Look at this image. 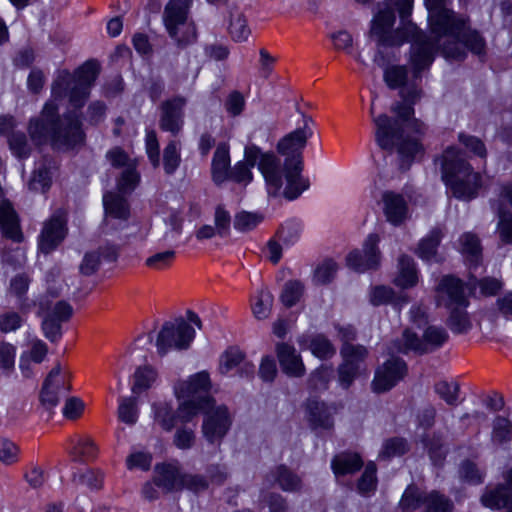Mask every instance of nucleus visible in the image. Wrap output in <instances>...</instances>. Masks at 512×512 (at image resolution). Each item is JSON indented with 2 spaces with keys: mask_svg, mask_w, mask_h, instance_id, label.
Masks as SVG:
<instances>
[{
  "mask_svg": "<svg viewBox=\"0 0 512 512\" xmlns=\"http://www.w3.org/2000/svg\"><path fill=\"white\" fill-rule=\"evenodd\" d=\"M386 7L380 9L371 21L370 34L377 40L378 46H400L412 42L410 64L413 78L420 77L422 70L428 68L434 60L435 50H441L446 58L462 59L465 52L462 47L461 33L466 25L464 18L461 24L447 32H431L428 37L412 22H406L412 10V0H385Z\"/></svg>",
  "mask_w": 512,
  "mask_h": 512,
  "instance_id": "f257e3e1",
  "label": "nucleus"
},
{
  "mask_svg": "<svg viewBox=\"0 0 512 512\" xmlns=\"http://www.w3.org/2000/svg\"><path fill=\"white\" fill-rule=\"evenodd\" d=\"M100 71L96 60H88L74 74L68 70H58L52 83V100L48 101L39 118L30 121L28 131L36 145L51 140L58 147L72 148L84 139L79 115L69 112L62 119L57 117L58 108L54 101L68 97L75 109L85 104L90 89Z\"/></svg>",
  "mask_w": 512,
  "mask_h": 512,
  "instance_id": "f03ea898",
  "label": "nucleus"
},
{
  "mask_svg": "<svg viewBox=\"0 0 512 512\" xmlns=\"http://www.w3.org/2000/svg\"><path fill=\"white\" fill-rule=\"evenodd\" d=\"M403 102H398L391 107L399 120H392L386 114L374 116V102L372 101L370 113L376 127L375 138L378 145L383 149L397 148L403 161L410 163L418 154L422 153V145L417 138L404 137L403 125L409 121L414 113L413 101L418 97L419 91L416 88L401 90Z\"/></svg>",
  "mask_w": 512,
  "mask_h": 512,
  "instance_id": "7ed1b4c3",
  "label": "nucleus"
},
{
  "mask_svg": "<svg viewBox=\"0 0 512 512\" xmlns=\"http://www.w3.org/2000/svg\"><path fill=\"white\" fill-rule=\"evenodd\" d=\"M312 125V118L303 115L302 125L285 135L277 144V151L285 156L281 170L286 180L283 195L288 200H295L310 186L309 180L304 178L301 172L303 170L302 150L313 134Z\"/></svg>",
  "mask_w": 512,
  "mask_h": 512,
  "instance_id": "20e7f679",
  "label": "nucleus"
},
{
  "mask_svg": "<svg viewBox=\"0 0 512 512\" xmlns=\"http://www.w3.org/2000/svg\"><path fill=\"white\" fill-rule=\"evenodd\" d=\"M256 165L266 181L268 193L278 195L283 186L280 159L271 152L262 153L254 144L245 147L244 160L231 168L228 179L246 185L252 181L251 169Z\"/></svg>",
  "mask_w": 512,
  "mask_h": 512,
  "instance_id": "39448f33",
  "label": "nucleus"
},
{
  "mask_svg": "<svg viewBox=\"0 0 512 512\" xmlns=\"http://www.w3.org/2000/svg\"><path fill=\"white\" fill-rule=\"evenodd\" d=\"M442 179L454 197L471 200L481 187V175L463 158L455 147H448L441 156Z\"/></svg>",
  "mask_w": 512,
  "mask_h": 512,
  "instance_id": "423d86ee",
  "label": "nucleus"
},
{
  "mask_svg": "<svg viewBox=\"0 0 512 512\" xmlns=\"http://www.w3.org/2000/svg\"><path fill=\"white\" fill-rule=\"evenodd\" d=\"M195 337V330L184 319L178 318L163 324L156 341L158 353L166 354L170 349H187Z\"/></svg>",
  "mask_w": 512,
  "mask_h": 512,
  "instance_id": "0eeeda50",
  "label": "nucleus"
},
{
  "mask_svg": "<svg viewBox=\"0 0 512 512\" xmlns=\"http://www.w3.org/2000/svg\"><path fill=\"white\" fill-rule=\"evenodd\" d=\"M402 340L403 344L397 348L399 352L413 351L425 354L440 348L448 340V333L442 327L428 326L424 330L422 338H419L416 333L406 329L403 332Z\"/></svg>",
  "mask_w": 512,
  "mask_h": 512,
  "instance_id": "6e6552de",
  "label": "nucleus"
},
{
  "mask_svg": "<svg viewBox=\"0 0 512 512\" xmlns=\"http://www.w3.org/2000/svg\"><path fill=\"white\" fill-rule=\"evenodd\" d=\"M232 425V415L225 405H215L214 400L207 408L202 423L203 437L210 444H220Z\"/></svg>",
  "mask_w": 512,
  "mask_h": 512,
  "instance_id": "1a4fd4ad",
  "label": "nucleus"
},
{
  "mask_svg": "<svg viewBox=\"0 0 512 512\" xmlns=\"http://www.w3.org/2000/svg\"><path fill=\"white\" fill-rule=\"evenodd\" d=\"M70 390L69 377L57 364L46 377L41 392L40 402L47 410L53 409L60 398L66 396Z\"/></svg>",
  "mask_w": 512,
  "mask_h": 512,
  "instance_id": "9d476101",
  "label": "nucleus"
},
{
  "mask_svg": "<svg viewBox=\"0 0 512 512\" xmlns=\"http://www.w3.org/2000/svg\"><path fill=\"white\" fill-rule=\"evenodd\" d=\"M341 355L343 363L338 368V379L341 387L347 389L359 375L367 349L362 345L345 344L341 348Z\"/></svg>",
  "mask_w": 512,
  "mask_h": 512,
  "instance_id": "9b49d317",
  "label": "nucleus"
},
{
  "mask_svg": "<svg viewBox=\"0 0 512 512\" xmlns=\"http://www.w3.org/2000/svg\"><path fill=\"white\" fill-rule=\"evenodd\" d=\"M378 242V235L370 234L365 240L361 251L354 250L348 254L346 258L347 265L357 272L378 268L380 265Z\"/></svg>",
  "mask_w": 512,
  "mask_h": 512,
  "instance_id": "f8f14e48",
  "label": "nucleus"
},
{
  "mask_svg": "<svg viewBox=\"0 0 512 512\" xmlns=\"http://www.w3.org/2000/svg\"><path fill=\"white\" fill-rule=\"evenodd\" d=\"M436 302L445 308L467 307L464 283L453 276H444L436 289Z\"/></svg>",
  "mask_w": 512,
  "mask_h": 512,
  "instance_id": "ddd939ff",
  "label": "nucleus"
},
{
  "mask_svg": "<svg viewBox=\"0 0 512 512\" xmlns=\"http://www.w3.org/2000/svg\"><path fill=\"white\" fill-rule=\"evenodd\" d=\"M186 98L176 96L164 101L160 106L159 127L161 130L177 136L184 126V107Z\"/></svg>",
  "mask_w": 512,
  "mask_h": 512,
  "instance_id": "4468645a",
  "label": "nucleus"
},
{
  "mask_svg": "<svg viewBox=\"0 0 512 512\" xmlns=\"http://www.w3.org/2000/svg\"><path fill=\"white\" fill-rule=\"evenodd\" d=\"M407 372L406 363L400 358L387 360L376 372L372 382L373 391L382 393L394 387Z\"/></svg>",
  "mask_w": 512,
  "mask_h": 512,
  "instance_id": "2eb2a0df",
  "label": "nucleus"
},
{
  "mask_svg": "<svg viewBox=\"0 0 512 512\" xmlns=\"http://www.w3.org/2000/svg\"><path fill=\"white\" fill-rule=\"evenodd\" d=\"M105 210L104 224L106 229L115 228V222L125 225L130 217V207L127 199L119 192H107L103 196Z\"/></svg>",
  "mask_w": 512,
  "mask_h": 512,
  "instance_id": "dca6fc26",
  "label": "nucleus"
},
{
  "mask_svg": "<svg viewBox=\"0 0 512 512\" xmlns=\"http://www.w3.org/2000/svg\"><path fill=\"white\" fill-rule=\"evenodd\" d=\"M425 5L429 11L431 32H447L461 24V21H456L460 17L447 8L446 0H425Z\"/></svg>",
  "mask_w": 512,
  "mask_h": 512,
  "instance_id": "f3484780",
  "label": "nucleus"
},
{
  "mask_svg": "<svg viewBox=\"0 0 512 512\" xmlns=\"http://www.w3.org/2000/svg\"><path fill=\"white\" fill-rule=\"evenodd\" d=\"M380 204L390 224L399 226L408 218V203L402 194L390 190L384 191Z\"/></svg>",
  "mask_w": 512,
  "mask_h": 512,
  "instance_id": "a211bd4d",
  "label": "nucleus"
},
{
  "mask_svg": "<svg viewBox=\"0 0 512 512\" xmlns=\"http://www.w3.org/2000/svg\"><path fill=\"white\" fill-rule=\"evenodd\" d=\"M66 220L62 214L53 215L45 224L40 234L39 249L43 253L53 251L65 238Z\"/></svg>",
  "mask_w": 512,
  "mask_h": 512,
  "instance_id": "6ab92c4d",
  "label": "nucleus"
},
{
  "mask_svg": "<svg viewBox=\"0 0 512 512\" xmlns=\"http://www.w3.org/2000/svg\"><path fill=\"white\" fill-rule=\"evenodd\" d=\"M211 387L210 377L206 371L198 372L186 381H180L175 385V394L180 400L181 398H192L199 400V396L202 399H211L206 394Z\"/></svg>",
  "mask_w": 512,
  "mask_h": 512,
  "instance_id": "aec40b11",
  "label": "nucleus"
},
{
  "mask_svg": "<svg viewBox=\"0 0 512 512\" xmlns=\"http://www.w3.org/2000/svg\"><path fill=\"white\" fill-rule=\"evenodd\" d=\"M192 0H170L165 6L163 21L169 35L181 42L178 38V26L183 25L188 16Z\"/></svg>",
  "mask_w": 512,
  "mask_h": 512,
  "instance_id": "412c9836",
  "label": "nucleus"
},
{
  "mask_svg": "<svg viewBox=\"0 0 512 512\" xmlns=\"http://www.w3.org/2000/svg\"><path fill=\"white\" fill-rule=\"evenodd\" d=\"M481 502L491 509L506 508L507 512H512V470L506 474L505 484L487 490L482 495Z\"/></svg>",
  "mask_w": 512,
  "mask_h": 512,
  "instance_id": "4be33fe9",
  "label": "nucleus"
},
{
  "mask_svg": "<svg viewBox=\"0 0 512 512\" xmlns=\"http://www.w3.org/2000/svg\"><path fill=\"white\" fill-rule=\"evenodd\" d=\"M236 368L242 376H251L255 371V366L245 360V355L239 348L229 347L219 358L218 370L222 375H227Z\"/></svg>",
  "mask_w": 512,
  "mask_h": 512,
  "instance_id": "5701e85b",
  "label": "nucleus"
},
{
  "mask_svg": "<svg viewBox=\"0 0 512 512\" xmlns=\"http://www.w3.org/2000/svg\"><path fill=\"white\" fill-rule=\"evenodd\" d=\"M277 358L282 371L290 377H302L305 374V366L300 354L294 346L287 343H279L276 346Z\"/></svg>",
  "mask_w": 512,
  "mask_h": 512,
  "instance_id": "b1692460",
  "label": "nucleus"
},
{
  "mask_svg": "<svg viewBox=\"0 0 512 512\" xmlns=\"http://www.w3.org/2000/svg\"><path fill=\"white\" fill-rule=\"evenodd\" d=\"M306 418L314 430H330L334 425L330 408L315 398L308 399L306 403Z\"/></svg>",
  "mask_w": 512,
  "mask_h": 512,
  "instance_id": "393cba45",
  "label": "nucleus"
},
{
  "mask_svg": "<svg viewBox=\"0 0 512 512\" xmlns=\"http://www.w3.org/2000/svg\"><path fill=\"white\" fill-rule=\"evenodd\" d=\"M230 152L229 145L221 142L217 145L211 162V176L216 185L223 184L229 178Z\"/></svg>",
  "mask_w": 512,
  "mask_h": 512,
  "instance_id": "a878e982",
  "label": "nucleus"
},
{
  "mask_svg": "<svg viewBox=\"0 0 512 512\" xmlns=\"http://www.w3.org/2000/svg\"><path fill=\"white\" fill-rule=\"evenodd\" d=\"M183 475L175 464L157 465L154 484L165 492L180 490Z\"/></svg>",
  "mask_w": 512,
  "mask_h": 512,
  "instance_id": "bb28decb",
  "label": "nucleus"
},
{
  "mask_svg": "<svg viewBox=\"0 0 512 512\" xmlns=\"http://www.w3.org/2000/svg\"><path fill=\"white\" fill-rule=\"evenodd\" d=\"M0 228L5 237L15 242L22 240V233L16 212L11 204L6 201L0 204Z\"/></svg>",
  "mask_w": 512,
  "mask_h": 512,
  "instance_id": "cd10ccee",
  "label": "nucleus"
},
{
  "mask_svg": "<svg viewBox=\"0 0 512 512\" xmlns=\"http://www.w3.org/2000/svg\"><path fill=\"white\" fill-rule=\"evenodd\" d=\"M298 343L302 348L309 349L314 356L320 359H329L336 353L331 342L321 334L303 335L298 339Z\"/></svg>",
  "mask_w": 512,
  "mask_h": 512,
  "instance_id": "c85d7f7f",
  "label": "nucleus"
},
{
  "mask_svg": "<svg viewBox=\"0 0 512 512\" xmlns=\"http://www.w3.org/2000/svg\"><path fill=\"white\" fill-rule=\"evenodd\" d=\"M69 454L75 462H88L96 458L98 449L89 437H76L71 440Z\"/></svg>",
  "mask_w": 512,
  "mask_h": 512,
  "instance_id": "c756f323",
  "label": "nucleus"
},
{
  "mask_svg": "<svg viewBox=\"0 0 512 512\" xmlns=\"http://www.w3.org/2000/svg\"><path fill=\"white\" fill-rule=\"evenodd\" d=\"M101 257L108 261H114L117 257V248L114 245H109L101 248L99 252L87 253L80 266L81 273L84 275L93 274L100 265Z\"/></svg>",
  "mask_w": 512,
  "mask_h": 512,
  "instance_id": "7c9ffc66",
  "label": "nucleus"
},
{
  "mask_svg": "<svg viewBox=\"0 0 512 512\" xmlns=\"http://www.w3.org/2000/svg\"><path fill=\"white\" fill-rule=\"evenodd\" d=\"M332 469L336 476L353 474L360 470L363 461L357 453H340L332 460Z\"/></svg>",
  "mask_w": 512,
  "mask_h": 512,
  "instance_id": "2f4dec72",
  "label": "nucleus"
},
{
  "mask_svg": "<svg viewBox=\"0 0 512 512\" xmlns=\"http://www.w3.org/2000/svg\"><path fill=\"white\" fill-rule=\"evenodd\" d=\"M153 419L164 431H172L179 420L177 412L172 405L166 402H158L153 404Z\"/></svg>",
  "mask_w": 512,
  "mask_h": 512,
  "instance_id": "473e14b6",
  "label": "nucleus"
},
{
  "mask_svg": "<svg viewBox=\"0 0 512 512\" xmlns=\"http://www.w3.org/2000/svg\"><path fill=\"white\" fill-rule=\"evenodd\" d=\"M199 400L192 398H181L183 401L179 404L177 414L179 421L182 424H186L196 416L199 412L205 414L207 408L212 403V399H202L200 396Z\"/></svg>",
  "mask_w": 512,
  "mask_h": 512,
  "instance_id": "72a5a7b5",
  "label": "nucleus"
},
{
  "mask_svg": "<svg viewBox=\"0 0 512 512\" xmlns=\"http://www.w3.org/2000/svg\"><path fill=\"white\" fill-rule=\"evenodd\" d=\"M443 237L441 228H433L427 236L422 238L418 244L416 254L419 258L425 261H430L436 258L437 248Z\"/></svg>",
  "mask_w": 512,
  "mask_h": 512,
  "instance_id": "f704fd0d",
  "label": "nucleus"
},
{
  "mask_svg": "<svg viewBox=\"0 0 512 512\" xmlns=\"http://www.w3.org/2000/svg\"><path fill=\"white\" fill-rule=\"evenodd\" d=\"M398 267L399 274L395 278V284L402 288L415 286L418 281V276L414 260L407 255H402L399 258Z\"/></svg>",
  "mask_w": 512,
  "mask_h": 512,
  "instance_id": "c9c22d12",
  "label": "nucleus"
},
{
  "mask_svg": "<svg viewBox=\"0 0 512 512\" xmlns=\"http://www.w3.org/2000/svg\"><path fill=\"white\" fill-rule=\"evenodd\" d=\"M228 31L235 42H244L251 34L246 16L236 8L230 11Z\"/></svg>",
  "mask_w": 512,
  "mask_h": 512,
  "instance_id": "e433bc0d",
  "label": "nucleus"
},
{
  "mask_svg": "<svg viewBox=\"0 0 512 512\" xmlns=\"http://www.w3.org/2000/svg\"><path fill=\"white\" fill-rule=\"evenodd\" d=\"M370 302L374 306L393 304L395 306H401L408 302V299L404 295L396 296L392 288L379 285L374 286L370 290Z\"/></svg>",
  "mask_w": 512,
  "mask_h": 512,
  "instance_id": "4c0bfd02",
  "label": "nucleus"
},
{
  "mask_svg": "<svg viewBox=\"0 0 512 512\" xmlns=\"http://www.w3.org/2000/svg\"><path fill=\"white\" fill-rule=\"evenodd\" d=\"M461 253L466 257L470 266H477L481 260L482 249L479 238L472 233H465L459 239Z\"/></svg>",
  "mask_w": 512,
  "mask_h": 512,
  "instance_id": "58836bf2",
  "label": "nucleus"
},
{
  "mask_svg": "<svg viewBox=\"0 0 512 512\" xmlns=\"http://www.w3.org/2000/svg\"><path fill=\"white\" fill-rule=\"evenodd\" d=\"M41 312L55 320L65 322L70 319L73 314L72 306L65 301H58L52 304L48 299H41L39 303Z\"/></svg>",
  "mask_w": 512,
  "mask_h": 512,
  "instance_id": "ea45409f",
  "label": "nucleus"
},
{
  "mask_svg": "<svg viewBox=\"0 0 512 512\" xmlns=\"http://www.w3.org/2000/svg\"><path fill=\"white\" fill-rule=\"evenodd\" d=\"M273 295L267 288H261L251 300V308L254 316L259 319H266L271 312Z\"/></svg>",
  "mask_w": 512,
  "mask_h": 512,
  "instance_id": "a19ab883",
  "label": "nucleus"
},
{
  "mask_svg": "<svg viewBox=\"0 0 512 512\" xmlns=\"http://www.w3.org/2000/svg\"><path fill=\"white\" fill-rule=\"evenodd\" d=\"M302 224L296 219L284 222L276 233V237L282 245L289 247L294 245L301 237Z\"/></svg>",
  "mask_w": 512,
  "mask_h": 512,
  "instance_id": "79ce46f5",
  "label": "nucleus"
},
{
  "mask_svg": "<svg viewBox=\"0 0 512 512\" xmlns=\"http://www.w3.org/2000/svg\"><path fill=\"white\" fill-rule=\"evenodd\" d=\"M427 496V492L421 491L416 486L410 485L402 495L400 507L403 511H415L421 506H425Z\"/></svg>",
  "mask_w": 512,
  "mask_h": 512,
  "instance_id": "37998d69",
  "label": "nucleus"
},
{
  "mask_svg": "<svg viewBox=\"0 0 512 512\" xmlns=\"http://www.w3.org/2000/svg\"><path fill=\"white\" fill-rule=\"evenodd\" d=\"M465 309L466 307L449 308L450 316L447 324L452 332L466 333L471 328V322Z\"/></svg>",
  "mask_w": 512,
  "mask_h": 512,
  "instance_id": "c03bdc74",
  "label": "nucleus"
},
{
  "mask_svg": "<svg viewBox=\"0 0 512 512\" xmlns=\"http://www.w3.org/2000/svg\"><path fill=\"white\" fill-rule=\"evenodd\" d=\"M118 418L128 425H134L138 420V408L136 398L121 397L118 406Z\"/></svg>",
  "mask_w": 512,
  "mask_h": 512,
  "instance_id": "a18cd8bd",
  "label": "nucleus"
},
{
  "mask_svg": "<svg viewBox=\"0 0 512 512\" xmlns=\"http://www.w3.org/2000/svg\"><path fill=\"white\" fill-rule=\"evenodd\" d=\"M181 162L180 144L178 141L172 140L164 148L163 165L166 174L172 175Z\"/></svg>",
  "mask_w": 512,
  "mask_h": 512,
  "instance_id": "49530a36",
  "label": "nucleus"
},
{
  "mask_svg": "<svg viewBox=\"0 0 512 512\" xmlns=\"http://www.w3.org/2000/svg\"><path fill=\"white\" fill-rule=\"evenodd\" d=\"M435 393L448 405L455 406L458 403L460 387L455 381H438L434 386Z\"/></svg>",
  "mask_w": 512,
  "mask_h": 512,
  "instance_id": "de8ad7c7",
  "label": "nucleus"
},
{
  "mask_svg": "<svg viewBox=\"0 0 512 512\" xmlns=\"http://www.w3.org/2000/svg\"><path fill=\"white\" fill-rule=\"evenodd\" d=\"M139 181L140 175L136 170V165H129L123 170L117 181L118 192L123 195L131 193L137 187Z\"/></svg>",
  "mask_w": 512,
  "mask_h": 512,
  "instance_id": "09e8293b",
  "label": "nucleus"
},
{
  "mask_svg": "<svg viewBox=\"0 0 512 512\" xmlns=\"http://www.w3.org/2000/svg\"><path fill=\"white\" fill-rule=\"evenodd\" d=\"M156 379V372L147 366L139 367L134 373L132 392L139 394L148 389Z\"/></svg>",
  "mask_w": 512,
  "mask_h": 512,
  "instance_id": "8fccbe9b",
  "label": "nucleus"
},
{
  "mask_svg": "<svg viewBox=\"0 0 512 512\" xmlns=\"http://www.w3.org/2000/svg\"><path fill=\"white\" fill-rule=\"evenodd\" d=\"M425 509L426 512H452L453 503L445 495L431 491L428 493Z\"/></svg>",
  "mask_w": 512,
  "mask_h": 512,
  "instance_id": "3c124183",
  "label": "nucleus"
},
{
  "mask_svg": "<svg viewBox=\"0 0 512 512\" xmlns=\"http://www.w3.org/2000/svg\"><path fill=\"white\" fill-rule=\"evenodd\" d=\"M176 258V252L174 250H166L157 252L145 260V265L153 270H165L169 268Z\"/></svg>",
  "mask_w": 512,
  "mask_h": 512,
  "instance_id": "603ef678",
  "label": "nucleus"
},
{
  "mask_svg": "<svg viewBox=\"0 0 512 512\" xmlns=\"http://www.w3.org/2000/svg\"><path fill=\"white\" fill-rule=\"evenodd\" d=\"M333 377V369L329 366H321L316 369L308 379V385L312 390H325Z\"/></svg>",
  "mask_w": 512,
  "mask_h": 512,
  "instance_id": "864d4df0",
  "label": "nucleus"
},
{
  "mask_svg": "<svg viewBox=\"0 0 512 512\" xmlns=\"http://www.w3.org/2000/svg\"><path fill=\"white\" fill-rule=\"evenodd\" d=\"M512 438V424L505 418L498 416L493 422L492 441L495 443H504Z\"/></svg>",
  "mask_w": 512,
  "mask_h": 512,
  "instance_id": "5fc2aeb1",
  "label": "nucleus"
},
{
  "mask_svg": "<svg viewBox=\"0 0 512 512\" xmlns=\"http://www.w3.org/2000/svg\"><path fill=\"white\" fill-rule=\"evenodd\" d=\"M408 70L406 66H391L384 72V80L391 89L403 86L407 82Z\"/></svg>",
  "mask_w": 512,
  "mask_h": 512,
  "instance_id": "6e6d98bb",
  "label": "nucleus"
},
{
  "mask_svg": "<svg viewBox=\"0 0 512 512\" xmlns=\"http://www.w3.org/2000/svg\"><path fill=\"white\" fill-rule=\"evenodd\" d=\"M12 153L18 158H27L31 152V146L27 137L22 132H13L8 138Z\"/></svg>",
  "mask_w": 512,
  "mask_h": 512,
  "instance_id": "4d7b16f0",
  "label": "nucleus"
},
{
  "mask_svg": "<svg viewBox=\"0 0 512 512\" xmlns=\"http://www.w3.org/2000/svg\"><path fill=\"white\" fill-rule=\"evenodd\" d=\"M16 347L8 342L0 341V369L10 374L15 367Z\"/></svg>",
  "mask_w": 512,
  "mask_h": 512,
  "instance_id": "13d9d810",
  "label": "nucleus"
},
{
  "mask_svg": "<svg viewBox=\"0 0 512 512\" xmlns=\"http://www.w3.org/2000/svg\"><path fill=\"white\" fill-rule=\"evenodd\" d=\"M195 440L194 429L185 425L177 428L173 436V444L181 450L191 449L195 444Z\"/></svg>",
  "mask_w": 512,
  "mask_h": 512,
  "instance_id": "bf43d9fd",
  "label": "nucleus"
},
{
  "mask_svg": "<svg viewBox=\"0 0 512 512\" xmlns=\"http://www.w3.org/2000/svg\"><path fill=\"white\" fill-rule=\"evenodd\" d=\"M461 41L474 54L481 55L485 52V41L476 31H466L464 28L461 33Z\"/></svg>",
  "mask_w": 512,
  "mask_h": 512,
  "instance_id": "052dcab7",
  "label": "nucleus"
},
{
  "mask_svg": "<svg viewBox=\"0 0 512 512\" xmlns=\"http://www.w3.org/2000/svg\"><path fill=\"white\" fill-rule=\"evenodd\" d=\"M262 221V216L246 211L239 212L234 217V228L241 232L254 229Z\"/></svg>",
  "mask_w": 512,
  "mask_h": 512,
  "instance_id": "680f3d73",
  "label": "nucleus"
},
{
  "mask_svg": "<svg viewBox=\"0 0 512 512\" xmlns=\"http://www.w3.org/2000/svg\"><path fill=\"white\" fill-rule=\"evenodd\" d=\"M303 293V285L299 281H289L285 284L281 294V300L287 307L295 305Z\"/></svg>",
  "mask_w": 512,
  "mask_h": 512,
  "instance_id": "e2e57ef3",
  "label": "nucleus"
},
{
  "mask_svg": "<svg viewBox=\"0 0 512 512\" xmlns=\"http://www.w3.org/2000/svg\"><path fill=\"white\" fill-rule=\"evenodd\" d=\"M51 183V172L45 166L38 167L29 182V188L34 191L45 192Z\"/></svg>",
  "mask_w": 512,
  "mask_h": 512,
  "instance_id": "0e129e2a",
  "label": "nucleus"
},
{
  "mask_svg": "<svg viewBox=\"0 0 512 512\" xmlns=\"http://www.w3.org/2000/svg\"><path fill=\"white\" fill-rule=\"evenodd\" d=\"M407 451V443L402 438H391L385 441L379 457L388 459L395 456H401Z\"/></svg>",
  "mask_w": 512,
  "mask_h": 512,
  "instance_id": "69168bd1",
  "label": "nucleus"
},
{
  "mask_svg": "<svg viewBox=\"0 0 512 512\" xmlns=\"http://www.w3.org/2000/svg\"><path fill=\"white\" fill-rule=\"evenodd\" d=\"M19 459L18 446L9 439L0 438V462L11 465Z\"/></svg>",
  "mask_w": 512,
  "mask_h": 512,
  "instance_id": "338daca9",
  "label": "nucleus"
},
{
  "mask_svg": "<svg viewBox=\"0 0 512 512\" xmlns=\"http://www.w3.org/2000/svg\"><path fill=\"white\" fill-rule=\"evenodd\" d=\"M276 480L285 491H296L301 485L300 479L283 466L277 469Z\"/></svg>",
  "mask_w": 512,
  "mask_h": 512,
  "instance_id": "774afa93",
  "label": "nucleus"
}]
</instances>
